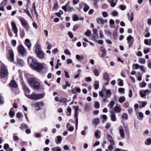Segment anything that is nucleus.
I'll list each match as a JSON object with an SVG mask.
<instances>
[{"label":"nucleus","instance_id":"obj_1","mask_svg":"<svg viewBox=\"0 0 151 151\" xmlns=\"http://www.w3.org/2000/svg\"><path fill=\"white\" fill-rule=\"evenodd\" d=\"M28 62L30 66L37 71L40 72L44 68L42 65L38 62L36 60H33L32 57H29L28 58Z\"/></svg>","mask_w":151,"mask_h":151},{"label":"nucleus","instance_id":"obj_2","mask_svg":"<svg viewBox=\"0 0 151 151\" xmlns=\"http://www.w3.org/2000/svg\"><path fill=\"white\" fill-rule=\"evenodd\" d=\"M8 72L7 67L1 63L0 71V77L1 78H5L7 79L8 77Z\"/></svg>","mask_w":151,"mask_h":151},{"label":"nucleus","instance_id":"obj_3","mask_svg":"<svg viewBox=\"0 0 151 151\" xmlns=\"http://www.w3.org/2000/svg\"><path fill=\"white\" fill-rule=\"evenodd\" d=\"M45 96L44 94H36L33 93L31 94H26V97L30 99L37 100L43 99Z\"/></svg>","mask_w":151,"mask_h":151},{"label":"nucleus","instance_id":"obj_4","mask_svg":"<svg viewBox=\"0 0 151 151\" xmlns=\"http://www.w3.org/2000/svg\"><path fill=\"white\" fill-rule=\"evenodd\" d=\"M28 81L31 87L35 90L39 89L40 85V83L36 81L35 79L34 78H32L28 79Z\"/></svg>","mask_w":151,"mask_h":151},{"label":"nucleus","instance_id":"obj_5","mask_svg":"<svg viewBox=\"0 0 151 151\" xmlns=\"http://www.w3.org/2000/svg\"><path fill=\"white\" fill-rule=\"evenodd\" d=\"M35 52L37 56L39 58L42 59L44 57V54L41 50L40 45L39 44L36 45Z\"/></svg>","mask_w":151,"mask_h":151},{"label":"nucleus","instance_id":"obj_6","mask_svg":"<svg viewBox=\"0 0 151 151\" xmlns=\"http://www.w3.org/2000/svg\"><path fill=\"white\" fill-rule=\"evenodd\" d=\"M22 25L25 28L26 31H27L29 29V25L27 24L26 20L23 18H20L19 19Z\"/></svg>","mask_w":151,"mask_h":151},{"label":"nucleus","instance_id":"obj_7","mask_svg":"<svg viewBox=\"0 0 151 151\" xmlns=\"http://www.w3.org/2000/svg\"><path fill=\"white\" fill-rule=\"evenodd\" d=\"M18 51L22 55H26V51L24 47L22 45L19 46L18 48Z\"/></svg>","mask_w":151,"mask_h":151},{"label":"nucleus","instance_id":"obj_8","mask_svg":"<svg viewBox=\"0 0 151 151\" xmlns=\"http://www.w3.org/2000/svg\"><path fill=\"white\" fill-rule=\"evenodd\" d=\"M74 108L75 109V118L76 121V126L77 128L78 125V111L79 110V106H74Z\"/></svg>","mask_w":151,"mask_h":151},{"label":"nucleus","instance_id":"obj_9","mask_svg":"<svg viewBox=\"0 0 151 151\" xmlns=\"http://www.w3.org/2000/svg\"><path fill=\"white\" fill-rule=\"evenodd\" d=\"M44 104L43 102L40 101L34 104H32V105L34 107L38 108V109H37V110H39L42 109V108L44 106Z\"/></svg>","mask_w":151,"mask_h":151},{"label":"nucleus","instance_id":"obj_10","mask_svg":"<svg viewBox=\"0 0 151 151\" xmlns=\"http://www.w3.org/2000/svg\"><path fill=\"white\" fill-rule=\"evenodd\" d=\"M14 54L13 52L12 49L9 50V55L8 59L10 61H13L14 60Z\"/></svg>","mask_w":151,"mask_h":151},{"label":"nucleus","instance_id":"obj_11","mask_svg":"<svg viewBox=\"0 0 151 151\" xmlns=\"http://www.w3.org/2000/svg\"><path fill=\"white\" fill-rule=\"evenodd\" d=\"M107 138L110 144L112 145H114L115 143L113 140L112 136L109 134H107L106 135Z\"/></svg>","mask_w":151,"mask_h":151},{"label":"nucleus","instance_id":"obj_12","mask_svg":"<svg viewBox=\"0 0 151 151\" xmlns=\"http://www.w3.org/2000/svg\"><path fill=\"white\" fill-rule=\"evenodd\" d=\"M132 39H133V37L131 35H129L128 37L127 38V43L129 44V48L132 46L133 43V40H131Z\"/></svg>","mask_w":151,"mask_h":151},{"label":"nucleus","instance_id":"obj_13","mask_svg":"<svg viewBox=\"0 0 151 151\" xmlns=\"http://www.w3.org/2000/svg\"><path fill=\"white\" fill-rule=\"evenodd\" d=\"M9 85L12 89L13 88L17 89L18 87L17 84L14 80H12L10 83H9Z\"/></svg>","mask_w":151,"mask_h":151},{"label":"nucleus","instance_id":"obj_14","mask_svg":"<svg viewBox=\"0 0 151 151\" xmlns=\"http://www.w3.org/2000/svg\"><path fill=\"white\" fill-rule=\"evenodd\" d=\"M96 21L97 23L99 24H103L104 23H106L108 22V21L107 19H104L102 18H97L96 19Z\"/></svg>","mask_w":151,"mask_h":151},{"label":"nucleus","instance_id":"obj_15","mask_svg":"<svg viewBox=\"0 0 151 151\" xmlns=\"http://www.w3.org/2000/svg\"><path fill=\"white\" fill-rule=\"evenodd\" d=\"M11 25L12 27V29L14 32L16 34V36H17V33L18 32V30L17 26L14 22H12L11 23Z\"/></svg>","mask_w":151,"mask_h":151},{"label":"nucleus","instance_id":"obj_16","mask_svg":"<svg viewBox=\"0 0 151 151\" xmlns=\"http://www.w3.org/2000/svg\"><path fill=\"white\" fill-rule=\"evenodd\" d=\"M23 89L25 92V94L26 96V94H29L30 92V90L27 87L26 85H24Z\"/></svg>","mask_w":151,"mask_h":151},{"label":"nucleus","instance_id":"obj_17","mask_svg":"<svg viewBox=\"0 0 151 151\" xmlns=\"http://www.w3.org/2000/svg\"><path fill=\"white\" fill-rule=\"evenodd\" d=\"M99 122L100 120L98 118H95L92 121V123L93 124L96 126L99 124Z\"/></svg>","mask_w":151,"mask_h":151},{"label":"nucleus","instance_id":"obj_18","mask_svg":"<svg viewBox=\"0 0 151 151\" xmlns=\"http://www.w3.org/2000/svg\"><path fill=\"white\" fill-rule=\"evenodd\" d=\"M84 106L85 111L88 112L89 111L90 109V106L89 104L86 103L84 104Z\"/></svg>","mask_w":151,"mask_h":151},{"label":"nucleus","instance_id":"obj_19","mask_svg":"<svg viewBox=\"0 0 151 151\" xmlns=\"http://www.w3.org/2000/svg\"><path fill=\"white\" fill-rule=\"evenodd\" d=\"M103 77L104 79L106 80L107 82H109V77L107 73L106 72L104 73Z\"/></svg>","mask_w":151,"mask_h":151},{"label":"nucleus","instance_id":"obj_20","mask_svg":"<svg viewBox=\"0 0 151 151\" xmlns=\"http://www.w3.org/2000/svg\"><path fill=\"white\" fill-rule=\"evenodd\" d=\"M111 113H112V114L111 116V120L113 122H115L116 121V115L115 114H114V112L113 111H111Z\"/></svg>","mask_w":151,"mask_h":151},{"label":"nucleus","instance_id":"obj_21","mask_svg":"<svg viewBox=\"0 0 151 151\" xmlns=\"http://www.w3.org/2000/svg\"><path fill=\"white\" fill-rule=\"evenodd\" d=\"M70 1L68 2L67 3L65 6H63L62 7V9L65 12H67L68 11V10L67 9V7H68L69 6V5L70 4Z\"/></svg>","mask_w":151,"mask_h":151},{"label":"nucleus","instance_id":"obj_22","mask_svg":"<svg viewBox=\"0 0 151 151\" xmlns=\"http://www.w3.org/2000/svg\"><path fill=\"white\" fill-rule=\"evenodd\" d=\"M99 82L98 81H96L94 82L93 86H94V89L96 90L98 89L99 87Z\"/></svg>","mask_w":151,"mask_h":151},{"label":"nucleus","instance_id":"obj_23","mask_svg":"<svg viewBox=\"0 0 151 151\" xmlns=\"http://www.w3.org/2000/svg\"><path fill=\"white\" fill-rule=\"evenodd\" d=\"M119 132L121 137L123 139L125 138V134L124 130L123 129H119Z\"/></svg>","mask_w":151,"mask_h":151},{"label":"nucleus","instance_id":"obj_24","mask_svg":"<svg viewBox=\"0 0 151 151\" xmlns=\"http://www.w3.org/2000/svg\"><path fill=\"white\" fill-rule=\"evenodd\" d=\"M14 110L13 108H12L9 111V114L10 117L11 118H12L14 116V113L13 111Z\"/></svg>","mask_w":151,"mask_h":151},{"label":"nucleus","instance_id":"obj_25","mask_svg":"<svg viewBox=\"0 0 151 151\" xmlns=\"http://www.w3.org/2000/svg\"><path fill=\"white\" fill-rule=\"evenodd\" d=\"M28 127V126L27 124L22 123L21 124L20 127H19V128L22 130H23L27 128Z\"/></svg>","mask_w":151,"mask_h":151},{"label":"nucleus","instance_id":"obj_26","mask_svg":"<svg viewBox=\"0 0 151 151\" xmlns=\"http://www.w3.org/2000/svg\"><path fill=\"white\" fill-rule=\"evenodd\" d=\"M23 60L21 59H18L17 62V65L19 66H22L24 65Z\"/></svg>","mask_w":151,"mask_h":151},{"label":"nucleus","instance_id":"obj_27","mask_svg":"<svg viewBox=\"0 0 151 151\" xmlns=\"http://www.w3.org/2000/svg\"><path fill=\"white\" fill-rule=\"evenodd\" d=\"M57 141H56V143L57 144L60 143L62 140L61 137L60 136H58L57 137Z\"/></svg>","mask_w":151,"mask_h":151},{"label":"nucleus","instance_id":"obj_28","mask_svg":"<svg viewBox=\"0 0 151 151\" xmlns=\"http://www.w3.org/2000/svg\"><path fill=\"white\" fill-rule=\"evenodd\" d=\"M76 58L77 60L81 61L84 58V57L82 55L80 56L79 55H76Z\"/></svg>","mask_w":151,"mask_h":151},{"label":"nucleus","instance_id":"obj_29","mask_svg":"<svg viewBox=\"0 0 151 151\" xmlns=\"http://www.w3.org/2000/svg\"><path fill=\"white\" fill-rule=\"evenodd\" d=\"M117 30H115L113 32V36L114 38L115 39H116L118 38V36L117 35Z\"/></svg>","mask_w":151,"mask_h":151},{"label":"nucleus","instance_id":"obj_30","mask_svg":"<svg viewBox=\"0 0 151 151\" xmlns=\"http://www.w3.org/2000/svg\"><path fill=\"white\" fill-rule=\"evenodd\" d=\"M114 0H108V2L110 4L111 7H114L116 5V3L114 2Z\"/></svg>","mask_w":151,"mask_h":151},{"label":"nucleus","instance_id":"obj_31","mask_svg":"<svg viewBox=\"0 0 151 151\" xmlns=\"http://www.w3.org/2000/svg\"><path fill=\"white\" fill-rule=\"evenodd\" d=\"M84 7L83 8V11L85 12H86L88 10V9H89V6L88 5L84 3Z\"/></svg>","mask_w":151,"mask_h":151},{"label":"nucleus","instance_id":"obj_32","mask_svg":"<svg viewBox=\"0 0 151 151\" xmlns=\"http://www.w3.org/2000/svg\"><path fill=\"white\" fill-rule=\"evenodd\" d=\"M93 73L95 76H98L99 75V71L97 69H94L93 70Z\"/></svg>","mask_w":151,"mask_h":151},{"label":"nucleus","instance_id":"obj_33","mask_svg":"<svg viewBox=\"0 0 151 151\" xmlns=\"http://www.w3.org/2000/svg\"><path fill=\"white\" fill-rule=\"evenodd\" d=\"M115 111L117 112H119L121 111V108L118 106H116L114 108Z\"/></svg>","mask_w":151,"mask_h":151},{"label":"nucleus","instance_id":"obj_34","mask_svg":"<svg viewBox=\"0 0 151 151\" xmlns=\"http://www.w3.org/2000/svg\"><path fill=\"white\" fill-rule=\"evenodd\" d=\"M125 98L124 96L120 97L119 99V101L121 103H122L125 101Z\"/></svg>","mask_w":151,"mask_h":151},{"label":"nucleus","instance_id":"obj_35","mask_svg":"<svg viewBox=\"0 0 151 151\" xmlns=\"http://www.w3.org/2000/svg\"><path fill=\"white\" fill-rule=\"evenodd\" d=\"M139 63L143 64L145 63V60L144 59L140 58L139 59Z\"/></svg>","mask_w":151,"mask_h":151},{"label":"nucleus","instance_id":"obj_36","mask_svg":"<svg viewBox=\"0 0 151 151\" xmlns=\"http://www.w3.org/2000/svg\"><path fill=\"white\" fill-rule=\"evenodd\" d=\"M145 143L147 145H150L151 144V139L150 138H148L145 142Z\"/></svg>","mask_w":151,"mask_h":151},{"label":"nucleus","instance_id":"obj_37","mask_svg":"<svg viewBox=\"0 0 151 151\" xmlns=\"http://www.w3.org/2000/svg\"><path fill=\"white\" fill-rule=\"evenodd\" d=\"M124 91L125 89L123 88H120L118 89L119 92L122 94H124Z\"/></svg>","mask_w":151,"mask_h":151},{"label":"nucleus","instance_id":"obj_38","mask_svg":"<svg viewBox=\"0 0 151 151\" xmlns=\"http://www.w3.org/2000/svg\"><path fill=\"white\" fill-rule=\"evenodd\" d=\"M24 12L26 13L27 15H29L30 18H32V17L29 13V11L28 9H25L24 10Z\"/></svg>","mask_w":151,"mask_h":151},{"label":"nucleus","instance_id":"obj_39","mask_svg":"<svg viewBox=\"0 0 151 151\" xmlns=\"http://www.w3.org/2000/svg\"><path fill=\"white\" fill-rule=\"evenodd\" d=\"M94 107L96 109H98L100 107V104L98 101H96L94 105Z\"/></svg>","mask_w":151,"mask_h":151},{"label":"nucleus","instance_id":"obj_40","mask_svg":"<svg viewBox=\"0 0 151 151\" xmlns=\"http://www.w3.org/2000/svg\"><path fill=\"white\" fill-rule=\"evenodd\" d=\"M122 118L125 120H127L128 119V116L127 114L124 113L123 114L122 116Z\"/></svg>","mask_w":151,"mask_h":151},{"label":"nucleus","instance_id":"obj_41","mask_svg":"<svg viewBox=\"0 0 151 151\" xmlns=\"http://www.w3.org/2000/svg\"><path fill=\"white\" fill-rule=\"evenodd\" d=\"M104 91H106V93L107 95L110 94V96H108V97H110V96L111 95V92L110 89H104Z\"/></svg>","mask_w":151,"mask_h":151},{"label":"nucleus","instance_id":"obj_42","mask_svg":"<svg viewBox=\"0 0 151 151\" xmlns=\"http://www.w3.org/2000/svg\"><path fill=\"white\" fill-rule=\"evenodd\" d=\"M100 132L99 130L97 129L95 133V135L96 137H97L98 138H100V137L99 136V133H100Z\"/></svg>","mask_w":151,"mask_h":151},{"label":"nucleus","instance_id":"obj_43","mask_svg":"<svg viewBox=\"0 0 151 151\" xmlns=\"http://www.w3.org/2000/svg\"><path fill=\"white\" fill-rule=\"evenodd\" d=\"M118 81H119V85L120 86H123V81L120 79H119L118 80Z\"/></svg>","mask_w":151,"mask_h":151},{"label":"nucleus","instance_id":"obj_44","mask_svg":"<svg viewBox=\"0 0 151 151\" xmlns=\"http://www.w3.org/2000/svg\"><path fill=\"white\" fill-rule=\"evenodd\" d=\"M7 2V0H4L1 3L0 6H4L6 4Z\"/></svg>","mask_w":151,"mask_h":151},{"label":"nucleus","instance_id":"obj_45","mask_svg":"<svg viewBox=\"0 0 151 151\" xmlns=\"http://www.w3.org/2000/svg\"><path fill=\"white\" fill-rule=\"evenodd\" d=\"M73 21H76L79 20V18L76 15H75L73 17Z\"/></svg>","mask_w":151,"mask_h":151},{"label":"nucleus","instance_id":"obj_46","mask_svg":"<svg viewBox=\"0 0 151 151\" xmlns=\"http://www.w3.org/2000/svg\"><path fill=\"white\" fill-rule=\"evenodd\" d=\"M91 31L90 30H87L85 33V35L89 37L90 36L91 34Z\"/></svg>","mask_w":151,"mask_h":151},{"label":"nucleus","instance_id":"obj_47","mask_svg":"<svg viewBox=\"0 0 151 151\" xmlns=\"http://www.w3.org/2000/svg\"><path fill=\"white\" fill-rule=\"evenodd\" d=\"M114 104V102L113 101H111L110 102L109 105L111 108H112Z\"/></svg>","mask_w":151,"mask_h":151},{"label":"nucleus","instance_id":"obj_48","mask_svg":"<svg viewBox=\"0 0 151 151\" xmlns=\"http://www.w3.org/2000/svg\"><path fill=\"white\" fill-rule=\"evenodd\" d=\"M64 52L66 55H70L71 54L70 51L67 49H66L65 50Z\"/></svg>","mask_w":151,"mask_h":151},{"label":"nucleus","instance_id":"obj_49","mask_svg":"<svg viewBox=\"0 0 151 151\" xmlns=\"http://www.w3.org/2000/svg\"><path fill=\"white\" fill-rule=\"evenodd\" d=\"M102 14L103 17H106L108 16L107 13L106 12H102Z\"/></svg>","mask_w":151,"mask_h":151},{"label":"nucleus","instance_id":"obj_50","mask_svg":"<svg viewBox=\"0 0 151 151\" xmlns=\"http://www.w3.org/2000/svg\"><path fill=\"white\" fill-rule=\"evenodd\" d=\"M119 8L122 10H124L126 9V7L124 5H120L119 6Z\"/></svg>","mask_w":151,"mask_h":151},{"label":"nucleus","instance_id":"obj_51","mask_svg":"<svg viewBox=\"0 0 151 151\" xmlns=\"http://www.w3.org/2000/svg\"><path fill=\"white\" fill-rule=\"evenodd\" d=\"M143 113L141 112H139V117H140V119H139L138 117V118L140 120H142V118L143 117Z\"/></svg>","mask_w":151,"mask_h":151},{"label":"nucleus","instance_id":"obj_52","mask_svg":"<svg viewBox=\"0 0 151 151\" xmlns=\"http://www.w3.org/2000/svg\"><path fill=\"white\" fill-rule=\"evenodd\" d=\"M22 116V113L20 112L17 113L16 115L17 117L18 118H20Z\"/></svg>","mask_w":151,"mask_h":151},{"label":"nucleus","instance_id":"obj_53","mask_svg":"<svg viewBox=\"0 0 151 151\" xmlns=\"http://www.w3.org/2000/svg\"><path fill=\"white\" fill-rule=\"evenodd\" d=\"M11 44L13 46H15L16 44V41L15 40H12L11 41Z\"/></svg>","mask_w":151,"mask_h":151},{"label":"nucleus","instance_id":"obj_54","mask_svg":"<svg viewBox=\"0 0 151 151\" xmlns=\"http://www.w3.org/2000/svg\"><path fill=\"white\" fill-rule=\"evenodd\" d=\"M134 14L133 12H131L130 16V21L132 22L134 19Z\"/></svg>","mask_w":151,"mask_h":151},{"label":"nucleus","instance_id":"obj_55","mask_svg":"<svg viewBox=\"0 0 151 151\" xmlns=\"http://www.w3.org/2000/svg\"><path fill=\"white\" fill-rule=\"evenodd\" d=\"M146 85V83L145 82H142L141 84L140 85V87L141 88H143Z\"/></svg>","mask_w":151,"mask_h":151},{"label":"nucleus","instance_id":"obj_56","mask_svg":"<svg viewBox=\"0 0 151 151\" xmlns=\"http://www.w3.org/2000/svg\"><path fill=\"white\" fill-rule=\"evenodd\" d=\"M26 45L28 47L29 50L31 46V43H25Z\"/></svg>","mask_w":151,"mask_h":151},{"label":"nucleus","instance_id":"obj_57","mask_svg":"<svg viewBox=\"0 0 151 151\" xmlns=\"http://www.w3.org/2000/svg\"><path fill=\"white\" fill-rule=\"evenodd\" d=\"M124 126L125 127V131L126 132H128V133H129V128L128 127V126H125V124H124Z\"/></svg>","mask_w":151,"mask_h":151},{"label":"nucleus","instance_id":"obj_58","mask_svg":"<svg viewBox=\"0 0 151 151\" xmlns=\"http://www.w3.org/2000/svg\"><path fill=\"white\" fill-rule=\"evenodd\" d=\"M140 65H139L137 63L134 64L133 65V66H135L136 69H138V68H139Z\"/></svg>","mask_w":151,"mask_h":151},{"label":"nucleus","instance_id":"obj_59","mask_svg":"<svg viewBox=\"0 0 151 151\" xmlns=\"http://www.w3.org/2000/svg\"><path fill=\"white\" fill-rule=\"evenodd\" d=\"M139 68L140 70L142 71L145 72L146 69L144 68L143 66L140 65Z\"/></svg>","mask_w":151,"mask_h":151},{"label":"nucleus","instance_id":"obj_60","mask_svg":"<svg viewBox=\"0 0 151 151\" xmlns=\"http://www.w3.org/2000/svg\"><path fill=\"white\" fill-rule=\"evenodd\" d=\"M4 103L3 101V98L0 95V104H2Z\"/></svg>","mask_w":151,"mask_h":151},{"label":"nucleus","instance_id":"obj_61","mask_svg":"<svg viewBox=\"0 0 151 151\" xmlns=\"http://www.w3.org/2000/svg\"><path fill=\"white\" fill-rule=\"evenodd\" d=\"M118 13L116 11H114L112 12V14L114 16H116L118 15Z\"/></svg>","mask_w":151,"mask_h":151},{"label":"nucleus","instance_id":"obj_62","mask_svg":"<svg viewBox=\"0 0 151 151\" xmlns=\"http://www.w3.org/2000/svg\"><path fill=\"white\" fill-rule=\"evenodd\" d=\"M60 100L61 102H63L64 103H66L67 101V100L66 99L64 98H61L60 99Z\"/></svg>","mask_w":151,"mask_h":151},{"label":"nucleus","instance_id":"obj_63","mask_svg":"<svg viewBox=\"0 0 151 151\" xmlns=\"http://www.w3.org/2000/svg\"><path fill=\"white\" fill-rule=\"evenodd\" d=\"M25 35V32L24 30H23L22 32H21L20 34V36L21 37H23Z\"/></svg>","mask_w":151,"mask_h":151},{"label":"nucleus","instance_id":"obj_64","mask_svg":"<svg viewBox=\"0 0 151 151\" xmlns=\"http://www.w3.org/2000/svg\"><path fill=\"white\" fill-rule=\"evenodd\" d=\"M100 50L102 52H106V49L103 47H100Z\"/></svg>","mask_w":151,"mask_h":151}]
</instances>
